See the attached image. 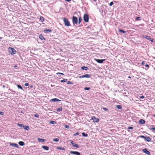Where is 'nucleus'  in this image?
I'll use <instances>...</instances> for the list:
<instances>
[{"label":"nucleus","mask_w":155,"mask_h":155,"mask_svg":"<svg viewBox=\"0 0 155 155\" xmlns=\"http://www.w3.org/2000/svg\"><path fill=\"white\" fill-rule=\"evenodd\" d=\"M152 42H153L154 41V40L153 39H152L151 38V40H150Z\"/></svg>","instance_id":"864d4df0"},{"label":"nucleus","mask_w":155,"mask_h":155,"mask_svg":"<svg viewBox=\"0 0 155 155\" xmlns=\"http://www.w3.org/2000/svg\"><path fill=\"white\" fill-rule=\"evenodd\" d=\"M128 78H131V77L130 76H129L128 77Z\"/></svg>","instance_id":"bf43d9fd"},{"label":"nucleus","mask_w":155,"mask_h":155,"mask_svg":"<svg viewBox=\"0 0 155 155\" xmlns=\"http://www.w3.org/2000/svg\"><path fill=\"white\" fill-rule=\"evenodd\" d=\"M136 20L140 21L141 20V18L140 17H137L136 18Z\"/></svg>","instance_id":"f704fd0d"},{"label":"nucleus","mask_w":155,"mask_h":155,"mask_svg":"<svg viewBox=\"0 0 155 155\" xmlns=\"http://www.w3.org/2000/svg\"><path fill=\"white\" fill-rule=\"evenodd\" d=\"M67 81V79H64L62 80H61V82L62 83H64V82H66Z\"/></svg>","instance_id":"c756f323"},{"label":"nucleus","mask_w":155,"mask_h":155,"mask_svg":"<svg viewBox=\"0 0 155 155\" xmlns=\"http://www.w3.org/2000/svg\"><path fill=\"white\" fill-rule=\"evenodd\" d=\"M72 21L74 25L75 24H78V18L76 16H73L72 18Z\"/></svg>","instance_id":"7ed1b4c3"},{"label":"nucleus","mask_w":155,"mask_h":155,"mask_svg":"<svg viewBox=\"0 0 155 155\" xmlns=\"http://www.w3.org/2000/svg\"><path fill=\"white\" fill-rule=\"evenodd\" d=\"M139 123L140 124H143L145 123V121L143 119H140L139 121Z\"/></svg>","instance_id":"dca6fc26"},{"label":"nucleus","mask_w":155,"mask_h":155,"mask_svg":"<svg viewBox=\"0 0 155 155\" xmlns=\"http://www.w3.org/2000/svg\"><path fill=\"white\" fill-rule=\"evenodd\" d=\"M49 123L50 124H54L56 123V122L55 121H52V120L50 121Z\"/></svg>","instance_id":"b1692460"},{"label":"nucleus","mask_w":155,"mask_h":155,"mask_svg":"<svg viewBox=\"0 0 155 155\" xmlns=\"http://www.w3.org/2000/svg\"><path fill=\"white\" fill-rule=\"evenodd\" d=\"M94 59L97 63L100 64L102 63L105 60V59Z\"/></svg>","instance_id":"423d86ee"},{"label":"nucleus","mask_w":155,"mask_h":155,"mask_svg":"<svg viewBox=\"0 0 155 155\" xmlns=\"http://www.w3.org/2000/svg\"><path fill=\"white\" fill-rule=\"evenodd\" d=\"M91 120H93L94 122L97 123L99 121V119L98 118H96L95 116H92L91 117Z\"/></svg>","instance_id":"39448f33"},{"label":"nucleus","mask_w":155,"mask_h":155,"mask_svg":"<svg viewBox=\"0 0 155 155\" xmlns=\"http://www.w3.org/2000/svg\"><path fill=\"white\" fill-rule=\"evenodd\" d=\"M143 151L148 155H150V152L146 148L143 149Z\"/></svg>","instance_id":"1a4fd4ad"},{"label":"nucleus","mask_w":155,"mask_h":155,"mask_svg":"<svg viewBox=\"0 0 155 155\" xmlns=\"http://www.w3.org/2000/svg\"><path fill=\"white\" fill-rule=\"evenodd\" d=\"M64 127L65 128H67V129H68L69 128V126L68 125L65 126Z\"/></svg>","instance_id":"c03bdc74"},{"label":"nucleus","mask_w":155,"mask_h":155,"mask_svg":"<svg viewBox=\"0 0 155 155\" xmlns=\"http://www.w3.org/2000/svg\"><path fill=\"white\" fill-rule=\"evenodd\" d=\"M56 110L57 111H61L62 110V108L60 107L58 108H57L56 109Z\"/></svg>","instance_id":"cd10ccee"},{"label":"nucleus","mask_w":155,"mask_h":155,"mask_svg":"<svg viewBox=\"0 0 155 155\" xmlns=\"http://www.w3.org/2000/svg\"><path fill=\"white\" fill-rule=\"evenodd\" d=\"M81 69L82 70H87L88 69V68L87 67L83 66L81 67Z\"/></svg>","instance_id":"4be33fe9"},{"label":"nucleus","mask_w":155,"mask_h":155,"mask_svg":"<svg viewBox=\"0 0 155 155\" xmlns=\"http://www.w3.org/2000/svg\"><path fill=\"white\" fill-rule=\"evenodd\" d=\"M145 38L147 40H151V38H150V37L148 36H145Z\"/></svg>","instance_id":"5701e85b"},{"label":"nucleus","mask_w":155,"mask_h":155,"mask_svg":"<svg viewBox=\"0 0 155 155\" xmlns=\"http://www.w3.org/2000/svg\"><path fill=\"white\" fill-rule=\"evenodd\" d=\"M67 84H73V83L71 81H68L67 82Z\"/></svg>","instance_id":"4c0bfd02"},{"label":"nucleus","mask_w":155,"mask_h":155,"mask_svg":"<svg viewBox=\"0 0 155 155\" xmlns=\"http://www.w3.org/2000/svg\"><path fill=\"white\" fill-rule=\"evenodd\" d=\"M71 144H72V146H73V145H74V143L73 141H71Z\"/></svg>","instance_id":"8fccbe9b"},{"label":"nucleus","mask_w":155,"mask_h":155,"mask_svg":"<svg viewBox=\"0 0 155 155\" xmlns=\"http://www.w3.org/2000/svg\"><path fill=\"white\" fill-rule=\"evenodd\" d=\"M70 153L71 154H75L76 155H81L80 153L78 151H71L70 152Z\"/></svg>","instance_id":"6e6552de"},{"label":"nucleus","mask_w":155,"mask_h":155,"mask_svg":"<svg viewBox=\"0 0 155 155\" xmlns=\"http://www.w3.org/2000/svg\"><path fill=\"white\" fill-rule=\"evenodd\" d=\"M82 134L83 137H87L88 136V135L87 134H85L84 133H82Z\"/></svg>","instance_id":"393cba45"},{"label":"nucleus","mask_w":155,"mask_h":155,"mask_svg":"<svg viewBox=\"0 0 155 155\" xmlns=\"http://www.w3.org/2000/svg\"><path fill=\"white\" fill-rule=\"evenodd\" d=\"M8 51L9 53L11 54H15L16 52L15 49L11 47H9L8 48Z\"/></svg>","instance_id":"f257e3e1"},{"label":"nucleus","mask_w":155,"mask_h":155,"mask_svg":"<svg viewBox=\"0 0 155 155\" xmlns=\"http://www.w3.org/2000/svg\"><path fill=\"white\" fill-rule=\"evenodd\" d=\"M57 149H59L62 150H65V149L64 148H63L62 147H57L56 148Z\"/></svg>","instance_id":"aec40b11"},{"label":"nucleus","mask_w":155,"mask_h":155,"mask_svg":"<svg viewBox=\"0 0 155 155\" xmlns=\"http://www.w3.org/2000/svg\"><path fill=\"white\" fill-rule=\"evenodd\" d=\"M128 129H133V127H128L127 128Z\"/></svg>","instance_id":"37998d69"},{"label":"nucleus","mask_w":155,"mask_h":155,"mask_svg":"<svg viewBox=\"0 0 155 155\" xmlns=\"http://www.w3.org/2000/svg\"><path fill=\"white\" fill-rule=\"evenodd\" d=\"M30 87H33V86H32V85H31V86H30Z\"/></svg>","instance_id":"052dcab7"},{"label":"nucleus","mask_w":155,"mask_h":155,"mask_svg":"<svg viewBox=\"0 0 155 155\" xmlns=\"http://www.w3.org/2000/svg\"><path fill=\"white\" fill-rule=\"evenodd\" d=\"M4 114V113L2 111H0V114L3 115Z\"/></svg>","instance_id":"de8ad7c7"},{"label":"nucleus","mask_w":155,"mask_h":155,"mask_svg":"<svg viewBox=\"0 0 155 155\" xmlns=\"http://www.w3.org/2000/svg\"><path fill=\"white\" fill-rule=\"evenodd\" d=\"M94 1H96L97 0H93Z\"/></svg>","instance_id":"680f3d73"},{"label":"nucleus","mask_w":155,"mask_h":155,"mask_svg":"<svg viewBox=\"0 0 155 155\" xmlns=\"http://www.w3.org/2000/svg\"><path fill=\"white\" fill-rule=\"evenodd\" d=\"M91 89V88L89 87H85L84 90H85L89 91Z\"/></svg>","instance_id":"473e14b6"},{"label":"nucleus","mask_w":155,"mask_h":155,"mask_svg":"<svg viewBox=\"0 0 155 155\" xmlns=\"http://www.w3.org/2000/svg\"><path fill=\"white\" fill-rule=\"evenodd\" d=\"M93 155V154H90V155Z\"/></svg>","instance_id":"e2e57ef3"},{"label":"nucleus","mask_w":155,"mask_h":155,"mask_svg":"<svg viewBox=\"0 0 155 155\" xmlns=\"http://www.w3.org/2000/svg\"><path fill=\"white\" fill-rule=\"evenodd\" d=\"M145 67H149V65L148 64H146L145 65Z\"/></svg>","instance_id":"5fc2aeb1"},{"label":"nucleus","mask_w":155,"mask_h":155,"mask_svg":"<svg viewBox=\"0 0 155 155\" xmlns=\"http://www.w3.org/2000/svg\"><path fill=\"white\" fill-rule=\"evenodd\" d=\"M144 96H140L139 97V98H140V99H143L144 98Z\"/></svg>","instance_id":"a18cd8bd"},{"label":"nucleus","mask_w":155,"mask_h":155,"mask_svg":"<svg viewBox=\"0 0 155 155\" xmlns=\"http://www.w3.org/2000/svg\"><path fill=\"white\" fill-rule=\"evenodd\" d=\"M17 125L18 127H22L23 128V126H24V125L23 124H20L18 123L17 124Z\"/></svg>","instance_id":"c85d7f7f"},{"label":"nucleus","mask_w":155,"mask_h":155,"mask_svg":"<svg viewBox=\"0 0 155 155\" xmlns=\"http://www.w3.org/2000/svg\"><path fill=\"white\" fill-rule=\"evenodd\" d=\"M154 117H155V115H154Z\"/></svg>","instance_id":"0e129e2a"},{"label":"nucleus","mask_w":155,"mask_h":155,"mask_svg":"<svg viewBox=\"0 0 155 155\" xmlns=\"http://www.w3.org/2000/svg\"><path fill=\"white\" fill-rule=\"evenodd\" d=\"M103 109L104 110H105L106 111L107 110H108V109L106 107H104L103 108Z\"/></svg>","instance_id":"49530a36"},{"label":"nucleus","mask_w":155,"mask_h":155,"mask_svg":"<svg viewBox=\"0 0 155 155\" xmlns=\"http://www.w3.org/2000/svg\"><path fill=\"white\" fill-rule=\"evenodd\" d=\"M145 64V62H144V61H143V62H142V64Z\"/></svg>","instance_id":"6e6d98bb"},{"label":"nucleus","mask_w":155,"mask_h":155,"mask_svg":"<svg viewBox=\"0 0 155 155\" xmlns=\"http://www.w3.org/2000/svg\"><path fill=\"white\" fill-rule=\"evenodd\" d=\"M38 140L39 142H44L46 141V140L44 139H41L39 138H38Z\"/></svg>","instance_id":"ddd939ff"},{"label":"nucleus","mask_w":155,"mask_h":155,"mask_svg":"<svg viewBox=\"0 0 155 155\" xmlns=\"http://www.w3.org/2000/svg\"><path fill=\"white\" fill-rule=\"evenodd\" d=\"M40 19L42 22H43L44 21L45 18L41 16L40 17Z\"/></svg>","instance_id":"a878e982"},{"label":"nucleus","mask_w":155,"mask_h":155,"mask_svg":"<svg viewBox=\"0 0 155 155\" xmlns=\"http://www.w3.org/2000/svg\"><path fill=\"white\" fill-rule=\"evenodd\" d=\"M117 107L118 109H121L122 108V107L120 105H117Z\"/></svg>","instance_id":"2f4dec72"},{"label":"nucleus","mask_w":155,"mask_h":155,"mask_svg":"<svg viewBox=\"0 0 155 155\" xmlns=\"http://www.w3.org/2000/svg\"><path fill=\"white\" fill-rule=\"evenodd\" d=\"M28 85H29V84L28 83H25V86H28Z\"/></svg>","instance_id":"09e8293b"},{"label":"nucleus","mask_w":155,"mask_h":155,"mask_svg":"<svg viewBox=\"0 0 155 155\" xmlns=\"http://www.w3.org/2000/svg\"><path fill=\"white\" fill-rule=\"evenodd\" d=\"M39 37L40 39L41 40H45L46 39L41 34L39 35Z\"/></svg>","instance_id":"a211bd4d"},{"label":"nucleus","mask_w":155,"mask_h":155,"mask_svg":"<svg viewBox=\"0 0 155 155\" xmlns=\"http://www.w3.org/2000/svg\"><path fill=\"white\" fill-rule=\"evenodd\" d=\"M82 21V18L81 17H80L78 18V24L80 25Z\"/></svg>","instance_id":"412c9836"},{"label":"nucleus","mask_w":155,"mask_h":155,"mask_svg":"<svg viewBox=\"0 0 155 155\" xmlns=\"http://www.w3.org/2000/svg\"><path fill=\"white\" fill-rule=\"evenodd\" d=\"M119 31L120 32H122L124 34H125L126 33V31H124V30L122 29H119Z\"/></svg>","instance_id":"7c9ffc66"},{"label":"nucleus","mask_w":155,"mask_h":155,"mask_svg":"<svg viewBox=\"0 0 155 155\" xmlns=\"http://www.w3.org/2000/svg\"><path fill=\"white\" fill-rule=\"evenodd\" d=\"M145 140L147 142H150L151 140V139L149 137L145 136L144 138Z\"/></svg>","instance_id":"f8f14e48"},{"label":"nucleus","mask_w":155,"mask_h":155,"mask_svg":"<svg viewBox=\"0 0 155 155\" xmlns=\"http://www.w3.org/2000/svg\"><path fill=\"white\" fill-rule=\"evenodd\" d=\"M91 76V75L90 74H84V75H82V76H79V78H90Z\"/></svg>","instance_id":"0eeeda50"},{"label":"nucleus","mask_w":155,"mask_h":155,"mask_svg":"<svg viewBox=\"0 0 155 155\" xmlns=\"http://www.w3.org/2000/svg\"><path fill=\"white\" fill-rule=\"evenodd\" d=\"M41 147L42 148L46 150H49V147L46 146H42Z\"/></svg>","instance_id":"f3484780"},{"label":"nucleus","mask_w":155,"mask_h":155,"mask_svg":"<svg viewBox=\"0 0 155 155\" xmlns=\"http://www.w3.org/2000/svg\"><path fill=\"white\" fill-rule=\"evenodd\" d=\"M83 18L84 21L86 22H88L89 21V15L87 14H84V17Z\"/></svg>","instance_id":"20e7f679"},{"label":"nucleus","mask_w":155,"mask_h":155,"mask_svg":"<svg viewBox=\"0 0 155 155\" xmlns=\"http://www.w3.org/2000/svg\"><path fill=\"white\" fill-rule=\"evenodd\" d=\"M51 31H52V30H51V29H45L44 30V32L45 33H49L51 32Z\"/></svg>","instance_id":"2eb2a0df"},{"label":"nucleus","mask_w":155,"mask_h":155,"mask_svg":"<svg viewBox=\"0 0 155 155\" xmlns=\"http://www.w3.org/2000/svg\"><path fill=\"white\" fill-rule=\"evenodd\" d=\"M79 134V133L78 132H77L76 133L74 134L73 136H74L77 135H78Z\"/></svg>","instance_id":"a19ab883"},{"label":"nucleus","mask_w":155,"mask_h":155,"mask_svg":"<svg viewBox=\"0 0 155 155\" xmlns=\"http://www.w3.org/2000/svg\"><path fill=\"white\" fill-rule=\"evenodd\" d=\"M139 137L140 138H144V139L145 136H144L143 135H141V136H140Z\"/></svg>","instance_id":"79ce46f5"},{"label":"nucleus","mask_w":155,"mask_h":155,"mask_svg":"<svg viewBox=\"0 0 155 155\" xmlns=\"http://www.w3.org/2000/svg\"><path fill=\"white\" fill-rule=\"evenodd\" d=\"M63 21L64 24V25L67 26H69L71 25L70 22L68 19L66 18H64L63 19Z\"/></svg>","instance_id":"f03ea898"},{"label":"nucleus","mask_w":155,"mask_h":155,"mask_svg":"<svg viewBox=\"0 0 155 155\" xmlns=\"http://www.w3.org/2000/svg\"><path fill=\"white\" fill-rule=\"evenodd\" d=\"M114 4L113 2H111L109 4V5L110 6H112Z\"/></svg>","instance_id":"58836bf2"},{"label":"nucleus","mask_w":155,"mask_h":155,"mask_svg":"<svg viewBox=\"0 0 155 155\" xmlns=\"http://www.w3.org/2000/svg\"><path fill=\"white\" fill-rule=\"evenodd\" d=\"M2 37H0V39H2Z\"/></svg>","instance_id":"13d9d810"},{"label":"nucleus","mask_w":155,"mask_h":155,"mask_svg":"<svg viewBox=\"0 0 155 155\" xmlns=\"http://www.w3.org/2000/svg\"><path fill=\"white\" fill-rule=\"evenodd\" d=\"M57 74H62V75H64V74L63 73H60V72H58V73Z\"/></svg>","instance_id":"3c124183"},{"label":"nucleus","mask_w":155,"mask_h":155,"mask_svg":"<svg viewBox=\"0 0 155 155\" xmlns=\"http://www.w3.org/2000/svg\"><path fill=\"white\" fill-rule=\"evenodd\" d=\"M23 128L24 129L27 130H29L30 129V128L28 126H26L24 125L23 127Z\"/></svg>","instance_id":"4468645a"},{"label":"nucleus","mask_w":155,"mask_h":155,"mask_svg":"<svg viewBox=\"0 0 155 155\" xmlns=\"http://www.w3.org/2000/svg\"><path fill=\"white\" fill-rule=\"evenodd\" d=\"M34 117H39V115L38 114H35L34 115Z\"/></svg>","instance_id":"ea45409f"},{"label":"nucleus","mask_w":155,"mask_h":155,"mask_svg":"<svg viewBox=\"0 0 155 155\" xmlns=\"http://www.w3.org/2000/svg\"><path fill=\"white\" fill-rule=\"evenodd\" d=\"M9 144L11 146L15 147L17 148H18V145L15 143H9Z\"/></svg>","instance_id":"9d476101"},{"label":"nucleus","mask_w":155,"mask_h":155,"mask_svg":"<svg viewBox=\"0 0 155 155\" xmlns=\"http://www.w3.org/2000/svg\"><path fill=\"white\" fill-rule=\"evenodd\" d=\"M17 67V66L16 65H15L14 66L15 68H16Z\"/></svg>","instance_id":"4d7b16f0"},{"label":"nucleus","mask_w":155,"mask_h":155,"mask_svg":"<svg viewBox=\"0 0 155 155\" xmlns=\"http://www.w3.org/2000/svg\"><path fill=\"white\" fill-rule=\"evenodd\" d=\"M19 144L21 146H23L25 145V143L23 141H20L18 142Z\"/></svg>","instance_id":"6ab92c4d"},{"label":"nucleus","mask_w":155,"mask_h":155,"mask_svg":"<svg viewBox=\"0 0 155 155\" xmlns=\"http://www.w3.org/2000/svg\"><path fill=\"white\" fill-rule=\"evenodd\" d=\"M50 101L53 102H55L60 101L61 100L56 98H54L52 99Z\"/></svg>","instance_id":"9b49d317"},{"label":"nucleus","mask_w":155,"mask_h":155,"mask_svg":"<svg viewBox=\"0 0 155 155\" xmlns=\"http://www.w3.org/2000/svg\"><path fill=\"white\" fill-rule=\"evenodd\" d=\"M53 140L54 141L57 142H58L59 141V139L57 138H55V139H53Z\"/></svg>","instance_id":"72a5a7b5"},{"label":"nucleus","mask_w":155,"mask_h":155,"mask_svg":"<svg viewBox=\"0 0 155 155\" xmlns=\"http://www.w3.org/2000/svg\"><path fill=\"white\" fill-rule=\"evenodd\" d=\"M73 147H75L77 148H79V146L78 144H74V145H73Z\"/></svg>","instance_id":"e433bc0d"},{"label":"nucleus","mask_w":155,"mask_h":155,"mask_svg":"<svg viewBox=\"0 0 155 155\" xmlns=\"http://www.w3.org/2000/svg\"><path fill=\"white\" fill-rule=\"evenodd\" d=\"M65 1L68 2H70L71 1V0H65Z\"/></svg>","instance_id":"603ef678"},{"label":"nucleus","mask_w":155,"mask_h":155,"mask_svg":"<svg viewBox=\"0 0 155 155\" xmlns=\"http://www.w3.org/2000/svg\"><path fill=\"white\" fill-rule=\"evenodd\" d=\"M17 87H18L19 89H21V90H23L22 87L20 85H19V84H17Z\"/></svg>","instance_id":"bb28decb"},{"label":"nucleus","mask_w":155,"mask_h":155,"mask_svg":"<svg viewBox=\"0 0 155 155\" xmlns=\"http://www.w3.org/2000/svg\"><path fill=\"white\" fill-rule=\"evenodd\" d=\"M149 129L150 130H153V132H155V127H151L149 128Z\"/></svg>","instance_id":"c9c22d12"}]
</instances>
